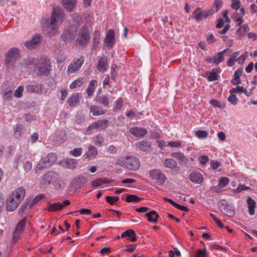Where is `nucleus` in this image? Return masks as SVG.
Instances as JSON below:
<instances>
[{"label":"nucleus","mask_w":257,"mask_h":257,"mask_svg":"<svg viewBox=\"0 0 257 257\" xmlns=\"http://www.w3.org/2000/svg\"><path fill=\"white\" fill-rule=\"evenodd\" d=\"M64 11L59 7L53 8L50 21L45 23L43 28L44 32L48 35L55 34L57 32V25L64 20Z\"/></svg>","instance_id":"nucleus-1"},{"label":"nucleus","mask_w":257,"mask_h":257,"mask_svg":"<svg viewBox=\"0 0 257 257\" xmlns=\"http://www.w3.org/2000/svg\"><path fill=\"white\" fill-rule=\"evenodd\" d=\"M26 193L25 189L23 187L15 190L7 200L6 208L8 211L15 210L24 199Z\"/></svg>","instance_id":"nucleus-2"},{"label":"nucleus","mask_w":257,"mask_h":257,"mask_svg":"<svg viewBox=\"0 0 257 257\" xmlns=\"http://www.w3.org/2000/svg\"><path fill=\"white\" fill-rule=\"evenodd\" d=\"M57 160V157L56 154L54 153H50L47 155L40 161L37 164L35 172L38 174L39 171L47 168L54 164Z\"/></svg>","instance_id":"nucleus-3"},{"label":"nucleus","mask_w":257,"mask_h":257,"mask_svg":"<svg viewBox=\"0 0 257 257\" xmlns=\"http://www.w3.org/2000/svg\"><path fill=\"white\" fill-rule=\"evenodd\" d=\"M20 57V51L19 49L16 47H13L6 53L5 63L9 67H12Z\"/></svg>","instance_id":"nucleus-4"},{"label":"nucleus","mask_w":257,"mask_h":257,"mask_svg":"<svg viewBox=\"0 0 257 257\" xmlns=\"http://www.w3.org/2000/svg\"><path fill=\"white\" fill-rule=\"evenodd\" d=\"M89 31L86 26L80 29L76 42L80 45L86 46L90 41Z\"/></svg>","instance_id":"nucleus-5"},{"label":"nucleus","mask_w":257,"mask_h":257,"mask_svg":"<svg viewBox=\"0 0 257 257\" xmlns=\"http://www.w3.org/2000/svg\"><path fill=\"white\" fill-rule=\"evenodd\" d=\"M149 177L159 185L164 184L167 179L165 175L160 169H154L150 171Z\"/></svg>","instance_id":"nucleus-6"},{"label":"nucleus","mask_w":257,"mask_h":257,"mask_svg":"<svg viewBox=\"0 0 257 257\" xmlns=\"http://www.w3.org/2000/svg\"><path fill=\"white\" fill-rule=\"evenodd\" d=\"M60 178L59 175L54 172L49 171L43 176L42 183L44 185L50 184L59 183Z\"/></svg>","instance_id":"nucleus-7"},{"label":"nucleus","mask_w":257,"mask_h":257,"mask_svg":"<svg viewBox=\"0 0 257 257\" xmlns=\"http://www.w3.org/2000/svg\"><path fill=\"white\" fill-rule=\"evenodd\" d=\"M84 61V58L82 56L78 59H74L72 62L68 67L67 74H70L78 71L81 68Z\"/></svg>","instance_id":"nucleus-8"},{"label":"nucleus","mask_w":257,"mask_h":257,"mask_svg":"<svg viewBox=\"0 0 257 257\" xmlns=\"http://www.w3.org/2000/svg\"><path fill=\"white\" fill-rule=\"evenodd\" d=\"M124 166L128 169L136 171L140 168V164L139 160L133 157H127L125 158L123 163Z\"/></svg>","instance_id":"nucleus-9"},{"label":"nucleus","mask_w":257,"mask_h":257,"mask_svg":"<svg viewBox=\"0 0 257 257\" xmlns=\"http://www.w3.org/2000/svg\"><path fill=\"white\" fill-rule=\"evenodd\" d=\"M38 69L40 74L48 75L50 73V67L49 59L46 58H41L38 64Z\"/></svg>","instance_id":"nucleus-10"},{"label":"nucleus","mask_w":257,"mask_h":257,"mask_svg":"<svg viewBox=\"0 0 257 257\" xmlns=\"http://www.w3.org/2000/svg\"><path fill=\"white\" fill-rule=\"evenodd\" d=\"M193 14L194 16V18L197 21H200L203 18H206L209 15L213 14L211 11L210 10L204 11L202 12L201 9L198 8L193 12Z\"/></svg>","instance_id":"nucleus-11"},{"label":"nucleus","mask_w":257,"mask_h":257,"mask_svg":"<svg viewBox=\"0 0 257 257\" xmlns=\"http://www.w3.org/2000/svg\"><path fill=\"white\" fill-rule=\"evenodd\" d=\"M163 164L165 168L168 169L170 170L177 172L179 169L177 162L173 159H166L164 160Z\"/></svg>","instance_id":"nucleus-12"},{"label":"nucleus","mask_w":257,"mask_h":257,"mask_svg":"<svg viewBox=\"0 0 257 257\" xmlns=\"http://www.w3.org/2000/svg\"><path fill=\"white\" fill-rule=\"evenodd\" d=\"M147 130L141 127H134L129 128V133L136 138L144 137L147 134Z\"/></svg>","instance_id":"nucleus-13"},{"label":"nucleus","mask_w":257,"mask_h":257,"mask_svg":"<svg viewBox=\"0 0 257 257\" xmlns=\"http://www.w3.org/2000/svg\"><path fill=\"white\" fill-rule=\"evenodd\" d=\"M41 39L40 35L36 34L33 37L30 41L26 42L24 45L29 49L35 48L40 43Z\"/></svg>","instance_id":"nucleus-14"},{"label":"nucleus","mask_w":257,"mask_h":257,"mask_svg":"<svg viewBox=\"0 0 257 257\" xmlns=\"http://www.w3.org/2000/svg\"><path fill=\"white\" fill-rule=\"evenodd\" d=\"M190 181L195 184H201L203 182L204 178L202 175L197 171H193L189 175Z\"/></svg>","instance_id":"nucleus-15"},{"label":"nucleus","mask_w":257,"mask_h":257,"mask_svg":"<svg viewBox=\"0 0 257 257\" xmlns=\"http://www.w3.org/2000/svg\"><path fill=\"white\" fill-rule=\"evenodd\" d=\"M87 182V179L83 176L75 177L71 183L72 186L75 189H80Z\"/></svg>","instance_id":"nucleus-16"},{"label":"nucleus","mask_w":257,"mask_h":257,"mask_svg":"<svg viewBox=\"0 0 257 257\" xmlns=\"http://www.w3.org/2000/svg\"><path fill=\"white\" fill-rule=\"evenodd\" d=\"M104 42L107 47H112L114 43V31L113 30L110 29L108 31L104 39Z\"/></svg>","instance_id":"nucleus-17"},{"label":"nucleus","mask_w":257,"mask_h":257,"mask_svg":"<svg viewBox=\"0 0 257 257\" xmlns=\"http://www.w3.org/2000/svg\"><path fill=\"white\" fill-rule=\"evenodd\" d=\"M26 89L28 93H41L42 91V84H29L26 85Z\"/></svg>","instance_id":"nucleus-18"},{"label":"nucleus","mask_w":257,"mask_h":257,"mask_svg":"<svg viewBox=\"0 0 257 257\" xmlns=\"http://www.w3.org/2000/svg\"><path fill=\"white\" fill-rule=\"evenodd\" d=\"M136 147L142 151L149 152L151 150L152 144L147 140H143L138 142L136 144Z\"/></svg>","instance_id":"nucleus-19"},{"label":"nucleus","mask_w":257,"mask_h":257,"mask_svg":"<svg viewBox=\"0 0 257 257\" xmlns=\"http://www.w3.org/2000/svg\"><path fill=\"white\" fill-rule=\"evenodd\" d=\"M98 154L97 149L93 146L90 145L87 148V150L84 155L85 159L94 158Z\"/></svg>","instance_id":"nucleus-20"},{"label":"nucleus","mask_w":257,"mask_h":257,"mask_svg":"<svg viewBox=\"0 0 257 257\" xmlns=\"http://www.w3.org/2000/svg\"><path fill=\"white\" fill-rule=\"evenodd\" d=\"M61 165L64 168L73 169L76 167V162L73 159H67L61 162Z\"/></svg>","instance_id":"nucleus-21"},{"label":"nucleus","mask_w":257,"mask_h":257,"mask_svg":"<svg viewBox=\"0 0 257 257\" xmlns=\"http://www.w3.org/2000/svg\"><path fill=\"white\" fill-rule=\"evenodd\" d=\"M65 8L68 11L71 12L74 8L76 4V0H61Z\"/></svg>","instance_id":"nucleus-22"},{"label":"nucleus","mask_w":257,"mask_h":257,"mask_svg":"<svg viewBox=\"0 0 257 257\" xmlns=\"http://www.w3.org/2000/svg\"><path fill=\"white\" fill-rule=\"evenodd\" d=\"M107 62V61L106 58L104 57H101L99 60L97 65V68L101 73H103L106 70Z\"/></svg>","instance_id":"nucleus-23"},{"label":"nucleus","mask_w":257,"mask_h":257,"mask_svg":"<svg viewBox=\"0 0 257 257\" xmlns=\"http://www.w3.org/2000/svg\"><path fill=\"white\" fill-rule=\"evenodd\" d=\"M227 49L223 50V51L215 53L214 55L215 64L216 65H218L224 59V54L227 51Z\"/></svg>","instance_id":"nucleus-24"},{"label":"nucleus","mask_w":257,"mask_h":257,"mask_svg":"<svg viewBox=\"0 0 257 257\" xmlns=\"http://www.w3.org/2000/svg\"><path fill=\"white\" fill-rule=\"evenodd\" d=\"M90 110L93 115L95 116L103 114L106 112V110L103 109L101 107L97 105L91 106L90 108Z\"/></svg>","instance_id":"nucleus-25"},{"label":"nucleus","mask_w":257,"mask_h":257,"mask_svg":"<svg viewBox=\"0 0 257 257\" xmlns=\"http://www.w3.org/2000/svg\"><path fill=\"white\" fill-rule=\"evenodd\" d=\"M247 203L248 208V211L249 214L252 215L254 214L255 211L254 208L255 207V201L252 199L250 197H248L247 199Z\"/></svg>","instance_id":"nucleus-26"},{"label":"nucleus","mask_w":257,"mask_h":257,"mask_svg":"<svg viewBox=\"0 0 257 257\" xmlns=\"http://www.w3.org/2000/svg\"><path fill=\"white\" fill-rule=\"evenodd\" d=\"M108 120L107 119H101L94 122V127L97 130H102L107 127L108 124Z\"/></svg>","instance_id":"nucleus-27"},{"label":"nucleus","mask_w":257,"mask_h":257,"mask_svg":"<svg viewBox=\"0 0 257 257\" xmlns=\"http://www.w3.org/2000/svg\"><path fill=\"white\" fill-rule=\"evenodd\" d=\"M75 35L71 33L70 30H66L62 35V38L64 41H71L74 39Z\"/></svg>","instance_id":"nucleus-28"},{"label":"nucleus","mask_w":257,"mask_h":257,"mask_svg":"<svg viewBox=\"0 0 257 257\" xmlns=\"http://www.w3.org/2000/svg\"><path fill=\"white\" fill-rule=\"evenodd\" d=\"M34 58L28 57L22 60L21 64L22 67L24 68H28L32 65L34 63Z\"/></svg>","instance_id":"nucleus-29"},{"label":"nucleus","mask_w":257,"mask_h":257,"mask_svg":"<svg viewBox=\"0 0 257 257\" xmlns=\"http://www.w3.org/2000/svg\"><path fill=\"white\" fill-rule=\"evenodd\" d=\"M79 99L78 94L76 93L71 95L68 100V103L70 106H75Z\"/></svg>","instance_id":"nucleus-30"},{"label":"nucleus","mask_w":257,"mask_h":257,"mask_svg":"<svg viewBox=\"0 0 257 257\" xmlns=\"http://www.w3.org/2000/svg\"><path fill=\"white\" fill-rule=\"evenodd\" d=\"M56 141L59 143H62L67 140V135L63 131L58 132L56 135Z\"/></svg>","instance_id":"nucleus-31"},{"label":"nucleus","mask_w":257,"mask_h":257,"mask_svg":"<svg viewBox=\"0 0 257 257\" xmlns=\"http://www.w3.org/2000/svg\"><path fill=\"white\" fill-rule=\"evenodd\" d=\"M45 195L43 194H39L36 196L33 200L31 201V202L29 203V208L31 209L32 207L34 206L35 204H36L39 201L41 200L42 199L44 198Z\"/></svg>","instance_id":"nucleus-32"},{"label":"nucleus","mask_w":257,"mask_h":257,"mask_svg":"<svg viewBox=\"0 0 257 257\" xmlns=\"http://www.w3.org/2000/svg\"><path fill=\"white\" fill-rule=\"evenodd\" d=\"M170 156L172 158L179 159L182 162L187 161L186 157L183 154L179 152H173L170 154Z\"/></svg>","instance_id":"nucleus-33"},{"label":"nucleus","mask_w":257,"mask_h":257,"mask_svg":"<svg viewBox=\"0 0 257 257\" xmlns=\"http://www.w3.org/2000/svg\"><path fill=\"white\" fill-rule=\"evenodd\" d=\"M97 81L95 80H92L87 89V94L88 96H91L94 92V86L96 84Z\"/></svg>","instance_id":"nucleus-34"},{"label":"nucleus","mask_w":257,"mask_h":257,"mask_svg":"<svg viewBox=\"0 0 257 257\" xmlns=\"http://www.w3.org/2000/svg\"><path fill=\"white\" fill-rule=\"evenodd\" d=\"M249 30V26L247 24H244L240 26L236 30V34L238 36L244 35L245 33Z\"/></svg>","instance_id":"nucleus-35"},{"label":"nucleus","mask_w":257,"mask_h":257,"mask_svg":"<svg viewBox=\"0 0 257 257\" xmlns=\"http://www.w3.org/2000/svg\"><path fill=\"white\" fill-rule=\"evenodd\" d=\"M62 208V205H61V203L59 202V203H54V204L50 205L49 206L48 210L50 212H54V211H56L57 210H60Z\"/></svg>","instance_id":"nucleus-36"},{"label":"nucleus","mask_w":257,"mask_h":257,"mask_svg":"<svg viewBox=\"0 0 257 257\" xmlns=\"http://www.w3.org/2000/svg\"><path fill=\"white\" fill-rule=\"evenodd\" d=\"M27 219V217H25L21 220L17 224L16 229H18V230L23 232L26 226Z\"/></svg>","instance_id":"nucleus-37"},{"label":"nucleus","mask_w":257,"mask_h":257,"mask_svg":"<svg viewBox=\"0 0 257 257\" xmlns=\"http://www.w3.org/2000/svg\"><path fill=\"white\" fill-rule=\"evenodd\" d=\"M100 40V32L98 30H95L94 33L93 38V43L94 47L97 46V45L99 44Z\"/></svg>","instance_id":"nucleus-38"},{"label":"nucleus","mask_w":257,"mask_h":257,"mask_svg":"<svg viewBox=\"0 0 257 257\" xmlns=\"http://www.w3.org/2000/svg\"><path fill=\"white\" fill-rule=\"evenodd\" d=\"M222 0H214V2L213 3L214 7H215V9H211L210 10L211 11L212 13L213 14H215L217 13L220 7L222 6Z\"/></svg>","instance_id":"nucleus-39"},{"label":"nucleus","mask_w":257,"mask_h":257,"mask_svg":"<svg viewBox=\"0 0 257 257\" xmlns=\"http://www.w3.org/2000/svg\"><path fill=\"white\" fill-rule=\"evenodd\" d=\"M142 200V198H139L135 195H127L125 199V201L127 202H139Z\"/></svg>","instance_id":"nucleus-40"},{"label":"nucleus","mask_w":257,"mask_h":257,"mask_svg":"<svg viewBox=\"0 0 257 257\" xmlns=\"http://www.w3.org/2000/svg\"><path fill=\"white\" fill-rule=\"evenodd\" d=\"M83 80L82 78H78L75 80H74L70 85V88L71 89H74L77 87H80L83 84Z\"/></svg>","instance_id":"nucleus-41"},{"label":"nucleus","mask_w":257,"mask_h":257,"mask_svg":"<svg viewBox=\"0 0 257 257\" xmlns=\"http://www.w3.org/2000/svg\"><path fill=\"white\" fill-rule=\"evenodd\" d=\"M230 92L231 93L244 92L245 94H247V91L246 89H244L242 86H238L230 89Z\"/></svg>","instance_id":"nucleus-42"},{"label":"nucleus","mask_w":257,"mask_h":257,"mask_svg":"<svg viewBox=\"0 0 257 257\" xmlns=\"http://www.w3.org/2000/svg\"><path fill=\"white\" fill-rule=\"evenodd\" d=\"M30 200L27 199L25 202H23V204L19 209L18 214L19 215H22L26 210L28 206L29 205Z\"/></svg>","instance_id":"nucleus-43"},{"label":"nucleus","mask_w":257,"mask_h":257,"mask_svg":"<svg viewBox=\"0 0 257 257\" xmlns=\"http://www.w3.org/2000/svg\"><path fill=\"white\" fill-rule=\"evenodd\" d=\"M24 90L23 86H19L15 90L14 95L17 98H21L23 96V93Z\"/></svg>","instance_id":"nucleus-44"},{"label":"nucleus","mask_w":257,"mask_h":257,"mask_svg":"<svg viewBox=\"0 0 257 257\" xmlns=\"http://www.w3.org/2000/svg\"><path fill=\"white\" fill-rule=\"evenodd\" d=\"M229 181V179L226 177H222L220 179L218 186L220 188H222L227 185Z\"/></svg>","instance_id":"nucleus-45"},{"label":"nucleus","mask_w":257,"mask_h":257,"mask_svg":"<svg viewBox=\"0 0 257 257\" xmlns=\"http://www.w3.org/2000/svg\"><path fill=\"white\" fill-rule=\"evenodd\" d=\"M216 69H213L211 72L210 73L208 76V80L210 81H213L214 80H216L218 78V75L216 73Z\"/></svg>","instance_id":"nucleus-46"},{"label":"nucleus","mask_w":257,"mask_h":257,"mask_svg":"<svg viewBox=\"0 0 257 257\" xmlns=\"http://www.w3.org/2000/svg\"><path fill=\"white\" fill-rule=\"evenodd\" d=\"M98 100L101 104L104 106H107L108 105L109 100L108 97L106 96H101L98 97Z\"/></svg>","instance_id":"nucleus-47"},{"label":"nucleus","mask_w":257,"mask_h":257,"mask_svg":"<svg viewBox=\"0 0 257 257\" xmlns=\"http://www.w3.org/2000/svg\"><path fill=\"white\" fill-rule=\"evenodd\" d=\"M135 235V231L132 229H129V230H127L122 232L121 234V237L122 238H124L126 236L131 237V236H132V235Z\"/></svg>","instance_id":"nucleus-48"},{"label":"nucleus","mask_w":257,"mask_h":257,"mask_svg":"<svg viewBox=\"0 0 257 257\" xmlns=\"http://www.w3.org/2000/svg\"><path fill=\"white\" fill-rule=\"evenodd\" d=\"M95 144L96 146H101L102 145V142L103 141V138L100 135L96 136L93 139Z\"/></svg>","instance_id":"nucleus-49"},{"label":"nucleus","mask_w":257,"mask_h":257,"mask_svg":"<svg viewBox=\"0 0 257 257\" xmlns=\"http://www.w3.org/2000/svg\"><path fill=\"white\" fill-rule=\"evenodd\" d=\"M82 153V149L79 148H75L73 150L70 151V154L74 157H78L80 156Z\"/></svg>","instance_id":"nucleus-50"},{"label":"nucleus","mask_w":257,"mask_h":257,"mask_svg":"<svg viewBox=\"0 0 257 257\" xmlns=\"http://www.w3.org/2000/svg\"><path fill=\"white\" fill-rule=\"evenodd\" d=\"M106 200L108 203H109L111 205H112L115 202L118 201L119 197L107 196L106 197Z\"/></svg>","instance_id":"nucleus-51"},{"label":"nucleus","mask_w":257,"mask_h":257,"mask_svg":"<svg viewBox=\"0 0 257 257\" xmlns=\"http://www.w3.org/2000/svg\"><path fill=\"white\" fill-rule=\"evenodd\" d=\"M195 134L199 138H204L207 136L208 133L205 131L198 130L196 132Z\"/></svg>","instance_id":"nucleus-52"},{"label":"nucleus","mask_w":257,"mask_h":257,"mask_svg":"<svg viewBox=\"0 0 257 257\" xmlns=\"http://www.w3.org/2000/svg\"><path fill=\"white\" fill-rule=\"evenodd\" d=\"M241 5V2L239 0H232L231 7L235 10H238Z\"/></svg>","instance_id":"nucleus-53"},{"label":"nucleus","mask_w":257,"mask_h":257,"mask_svg":"<svg viewBox=\"0 0 257 257\" xmlns=\"http://www.w3.org/2000/svg\"><path fill=\"white\" fill-rule=\"evenodd\" d=\"M13 97V91L11 90L6 92L4 96V99L8 101L11 100Z\"/></svg>","instance_id":"nucleus-54"},{"label":"nucleus","mask_w":257,"mask_h":257,"mask_svg":"<svg viewBox=\"0 0 257 257\" xmlns=\"http://www.w3.org/2000/svg\"><path fill=\"white\" fill-rule=\"evenodd\" d=\"M146 216L148 217V220L150 222H157V220L154 219V214L152 213V211L147 213Z\"/></svg>","instance_id":"nucleus-55"},{"label":"nucleus","mask_w":257,"mask_h":257,"mask_svg":"<svg viewBox=\"0 0 257 257\" xmlns=\"http://www.w3.org/2000/svg\"><path fill=\"white\" fill-rule=\"evenodd\" d=\"M228 100L229 102L233 105H236L237 103L238 98L234 94H232L229 96Z\"/></svg>","instance_id":"nucleus-56"},{"label":"nucleus","mask_w":257,"mask_h":257,"mask_svg":"<svg viewBox=\"0 0 257 257\" xmlns=\"http://www.w3.org/2000/svg\"><path fill=\"white\" fill-rule=\"evenodd\" d=\"M249 189V188L244 185H238L237 188L234 190V192L235 193H238L242 191L243 190H246Z\"/></svg>","instance_id":"nucleus-57"},{"label":"nucleus","mask_w":257,"mask_h":257,"mask_svg":"<svg viewBox=\"0 0 257 257\" xmlns=\"http://www.w3.org/2000/svg\"><path fill=\"white\" fill-rule=\"evenodd\" d=\"M117 68V66L116 65H113L111 68V78L112 79H114L117 75V71L116 68Z\"/></svg>","instance_id":"nucleus-58"},{"label":"nucleus","mask_w":257,"mask_h":257,"mask_svg":"<svg viewBox=\"0 0 257 257\" xmlns=\"http://www.w3.org/2000/svg\"><path fill=\"white\" fill-rule=\"evenodd\" d=\"M122 106L123 100L122 98H119L117 101H115V109L119 110L122 108Z\"/></svg>","instance_id":"nucleus-59"},{"label":"nucleus","mask_w":257,"mask_h":257,"mask_svg":"<svg viewBox=\"0 0 257 257\" xmlns=\"http://www.w3.org/2000/svg\"><path fill=\"white\" fill-rule=\"evenodd\" d=\"M102 179H98L92 182L91 186L93 187H97L102 185Z\"/></svg>","instance_id":"nucleus-60"},{"label":"nucleus","mask_w":257,"mask_h":257,"mask_svg":"<svg viewBox=\"0 0 257 257\" xmlns=\"http://www.w3.org/2000/svg\"><path fill=\"white\" fill-rule=\"evenodd\" d=\"M32 168V165L30 162L27 161L25 163L24 166V169L26 172H29L31 170Z\"/></svg>","instance_id":"nucleus-61"},{"label":"nucleus","mask_w":257,"mask_h":257,"mask_svg":"<svg viewBox=\"0 0 257 257\" xmlns=\"http://www.w3.org/2000/svg\"><path fill=\"white\" fill-rule=\"evenodd\" d=\"M66 59L65 56L63 53H61L56 56V60L58 63H62L64 62Z\"/></svg>","instance_id":"nucleus-62"},{"label":"nucleus","mask_w":257,"mask_h":257,"mask_svg":"<svg viewBox=\"0 0 257 257\" xmlns=\"http://www.w3.org/2000/svg\"><path fill=\"white\" fill-rule=\"evenodd\" d=\"M196 257H206V249H199L197 251Z\"/></svg>","instance_id":"nucleus-63"},{"label":"nucleus","mask_w":257,"mask_h":257,"mask_svg":"<svg viewBox=\"0 0 257 257\" xmlns=\"http://www.w3.org/2000/svg\"><path fill=\"white\" fill-rule=\"evenodd\" d=\"M168 145L171 147L178 148L181 146V143L178 141L169 142Z\"/></svg>","instance_id":"nucleus-64"}]
</instances>
